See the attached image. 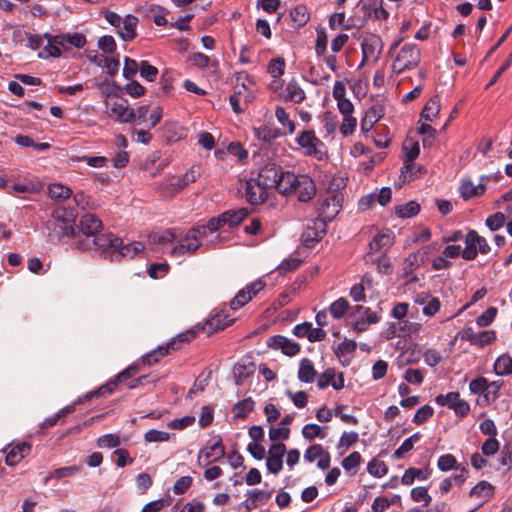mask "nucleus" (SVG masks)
I'll return each instance as SVG.
<instances>
[{
	"mask_svg": "<svg viewBox=\"0 0 512 512\" xmlns=\"http://www.w3.org/2000/svg\"><path fill=\"white\" fill-rule=\"evenodd\" d=\"M332 386L335 390H341L344 387V375L342 372L336 374L334 368H328L322 372L317 379V387L325 389Z\"/></svg>",
	"mask_w": 512,
	"mask_h": 512,
	"instance_id": "5701e85b",
	"label": "nucleus"
},
{
	"mask_svg": "<svg viewBox=\"0 0 512 512\" xmlns=\"http://www.w3.org/2000/svg\"><path fill=\"white\" fill-rule=\"evenodd\" d=\"M226 225L233 228L238 226L249 214L247 208H240L238 210H227L222 213Z\"/></svg>",
	"mask_w": 512,
	"mask_h": 512,
	"instance_id": "4c0bfd02",
	"label": "nucleus"
},
{
	"mask_svg": "<svg viewBox=\"0 0 512 512\" xmlns=\"http://www.w3.org/2000/svg\"><path fill=\"white\" fill-rule=\"evenodd\" d=\"M505 221V215L502 212H496L486 219L485 224L491 231H497L504 226Z\"/></svg>",
	"mask_w": 512,
	"mask_h": 512,
	"instance_id": "69168bd1",
	"label": "nucleus"
},
{
	"mask_svg": "<svg viewBox=\"0 0 512 512\" xmlns=\"http://www.w3.org/2000/svg\"><path fill=\"white\" fill-rule=\"evenodd\" d=\"M394 243V234L389 229L377 233L369 242V250L365 255L381 256L387 255L388 250Z\"/></svg>",
	"mask_w": 512,
	"mask_h": 512,
	"instance_id": "ddd939ff",
	"label": "nucleus"
},
{
	"mask_svg": "<svg viewBox=\"0 0 512 512\" xmlns=\"http://www.w3.org/2000/svg\"><path fill=\"white\" fill-rule=\"evenodd\" d=\"M225 225L226 223L223 214H220L219 216L210 218L206 225L197 226V229L201 230L202 235H206L207 231L214 233Z\"/></svg>",
	"mask_w": 512,
	"mask_h": 512,
	"instance_id": "09e8293b",
	"label": "nucleus"
},
{
	"mask_svg": "<svg viewBox=\"0 0 512 512\" xmlns=\"http://www.w3.org/2000/svg\"><path fill=\"white\" fill-rule=\"evenodd\" d=\"M80 470L81 467L77 465L65 466L54 469L53 471H50L45 477V483H48L52 479L60 480L62 478L71 477L79 473Z\"/></svg>",
	"mask_w": 512,
	"mask_h": 512,
	"instance_id": "58836bf2",
	"label": "nucleus"
},
{
	"mask_svg": "<svg viewBox=\"0 0 512 512\" xmlns=\"http://www.w3.org/2000/svg\"><path fill=\"white\" fill-rule=\"evenodd\" d=\"M418 133L423 136L422 143L424 147L433 144L436 130L430 124L422 123L418 128Z\"/></svg>",
	"mask_w": 512,
	"mask_h": 512,
	"instance_id": "680f3d73",
	"label": "nucleus"
},
{
	"mask_svg": "<svg viewBox=\"0 0 512 512\" xmlns=\"http://www.w3.org/2000/svg\"><path fill=\"white\" fill-rule=\"evenodd\" d=\"M267 346L274 350H281L287 356H295L300 352V345L282 335H274L268 338Z\"/></svg>",
	"mask_w": 512,
	"mask_h": 512,
	"instance_id": "6ab92c4d",
	"label": "nucleus"
},
{
	"mask_svg": "<svg viewBox=\"0 0 512 512\" xmlns=\"http://www.w3.org/2000/svg\"><path fill=\"white\" fill-rule=\"evenodd\" d=\"M102 227V221L98 216L92 213H86L81 216L76 233L81 235V239H92L94 235H97L101 231Z\"/></svg>",
	"mask_w": 512,
	"mask_h": 512,
	"instance_id": "2eb2a0df",
	"label": "nucleus"
},
{
	"mask_svg": "<svg viewBox=\"0 0 512 512\" xmlns=\"http://www.w3.org/2000/svg\"><path fill=\"white\" fill-rule=\"evenodd\" d=\"M111 113L115 115L116 120L121 123L134 122L133 109L129 108L128 101L126 99L114 102L111 106Z\"/></svg>",
	"mask_w": 512,
	"mask_h": 512,
	"instance_id": "c85d7f7f",
	"label": "nucleus"
},
{
	"mask_svg": "<svg viewBox=\"0 0 512 512\" xmlns=\"http://www.w3.org/2000/svg\"><path fill=\"white\" fill-rule=\"evenodd\" d=\"M188 182L184 176L179 175L171 177L167 181L161 183L158 191L162 196H174L188 186Z\"/></svg>",
	"mask_w": 512,
	"mask_h": 512,
	"instance_id": "bb28decb",
	"label": "nucleus"
},
{
	"mask_svg": "<svg viewBox=\"0 0 512 512\" xmlns=\"http://www.w3.org/2000/svg\"><path fill=\"white\" fill-rule=\"evenodd\" d=\"M144 249V244L141 242H133L127 245L121 244L119 248L111 253V261H120L123 257H134Z\"/></svg>",
	"mask_w": 512,
	"mask_h": 512,
	"instance_id": "c756f323",
	"label": "nucleus"
},
{
	"mask_svg": "<svg viewBox=\"0 0 512 512\" xmlns=\"http://www.w3.org/2000/svg\"><path fill=\"white\" fill-rule=\"evenodd\" d=\"M106 21L116 28L118 36L126 42L132 41L136 37V28L138 18L132 14L121 17L119 14L108 11L105 14Z\"/></svg>",
	"mask_w": 512,
	"mask_h": 512,
	"instance_id": "0eeeda50",
	"label": "nucleus"
},
{
	"mask_svg": "<svg viewBox=\"0 0 512 512\" xmlns=\"http://www.w3.org/2000/svg\"><path fill=\"white\" fill-rule=\"evenodd\" d=\"M49 237L51 240L57 239L60 241L61 239L67 237L73 239L72 243L76 242L78 239H81V235L76 233V228L72 225V222H60V223H51L48 222ZM73 246V244H71Z\"/></svg>",
	"mask_w": 512,
	"mask_h": 512,
	"instance_id": "a211bd4d",
	"label": "nucleus"
},
{
	"mask_svg": "<svg viewBox=\"0 0 512 512\" xmlns=\"http://www.w3.org/2000/svg\"><path fill=\"white\" fill-rule=\"evenodd\" d=\"M440 111V102L437 96L432 97L424 106L420 116L426 121H433Z\"/></svg>",
	"mask_w": 512,
	"mask_h": 512,
	"instance_id": "a18cd8bd",
	"label": "nucleus"
},
{
	"mask_svg": "<svg viewBox=\"0 0 512 512\" xmlns=\"http://www.w3.org/2000/svg\"><path fill=\"white\" fill-rule=\"evenodd\" d=\"M356 348L357 344L354 340L345 339L334 349V353L339 360L342 361V359H344V361H349L350 357L356 351Z\"/></svg>",
	"mask_w": 512,
	"mask_h": 512,
	"instance_id": "ea45409f",
	"label": "nucleus"
},
{
	"mask_svg": "<svg viewBox=\"0 0 512 512\" xmlns=\"http://www.w3.org/2000/svg\"><path fill=\"white\" fill-rule=\"evenodd\" d=\"M285 93V100L296 104L303 102L306 97L304 90L294 80L287 84Z\"/></svg>",
	"mask_w": 512,
	"mask_h": 512,
	"instance_id": "c9c22d12",
	"label": "nucleus"
},
{
	"mask_svg": "<svg viewBox=\"0 0 512 512\" xmlns=\"http://www.w3.org/2000/svg\"><path fill=\"white\" fill-rule=\"evenodd\" d=\"M437 467L443 472L450 471L452 469H459L457 459L452 454H444L438 458Z\"/></svg>",
	"mask_w": 512,
	"mask_h": 512,
	"instance_id": "864d4df0",
	"label": "nucleus"
},
{
	"mask_svg": "<svg viewBox=\"0 0 512 512\" xmlns=\"http://www.w3.org/2000/svg\"><path fill=\"white\" fill-rule=\"evenodd\" d=\"M367 471L372 476L380 478L387 474L388 468L383 461L372 459L367 465Z\"/></svg>",
	"mask_w": 512,
	"mask_h": 512,
	"instance_id": "bf43d9fd",
	"label": "nucleus"
},
{
	"mask_svg": "<svg viewBox=\"0 0 512 512\" xmlns=\"http://www.w3.org/2000/svg\"><path fill=\"white\" fill-rule=\"evenodd\" d=\"M402 150L404 153L403 161L405 163H413L415 159L418 158L420 154V146L417 141L409 140L406 141L403 146Z\"/></svg>",
	"mask_w": 512,
	"mask_h": 512,
	"instance_id": "49530a36",
	"label": "nucleus"
},
{
	"mask_svg": "<svg viewBox=\"0 0 512 512\" xmlns=\"http://www.w3.org/2000/svg\"><path fill=\"white\" fill-rule=\"evenodd\" d=\"M253 133L258 140L267 144L272 143L275 139L283 135L278 128L271 125H261L260 127H254Z\"/></svg>",
	"mask_w": 512,
	"mask_h": 512,
	"instance_id": "7c9ffc66",
	"label": "nucleus"
},
{
	"mask_svg": "<svg viewBox=\"0 0 512 512\" xmlns=\"http://www.w3.org/2000/svg\"><path fill=\"white\" fill-rule=\"evenodd\" d=\"M290 17L295 27L298 28L303 27L310 19L308 9L304 4L295 6L290 12Z\"/></svg>",
	"mask_w": 512,
	"mask_h": 512,
	"instance_id": "a19ab883",
	"label": "nucleus"
},
{
	"mask_svg": "<svg viewBox=\"0 0 512 512\" xmlns=\"http://www.w3.org/2000/svg\"><path fill=\"white\" fill-rule=\"evenodd\" d=\"M200 235H202L200 229H197V227L191 228L186 236L180 240L179 244L171 249L170 255L172 257H179L194 253L201 246L198 239Z\"/></svg>",
	"mask_w": 512,
	"mask_h": 512,
	"instance_id": "9b49d317",
	"label": "nucleus"
},
{
	"mask_svg": "<svg viewBox=\"0 0 512 512\" xmlns=\"http://www.w3.org/2000/svg\"><path fill=\"white\" fill-rule=\"evenodd\" d=\"M170 504V498H160L145 504L141 512H159L163 508L170 506Z\"/></svg>",
	"mask_w": 512,
	"mask_h": 512,
	"instance_id": "774afa93",
	"label": "nucleus"
},
{
	"mask_svg": "<svg viewBox=\"0 0 512 512\" xmlns=\"http://www.w3.org/2000/svg\"><path fill=\"white\" fill-rule=\"evenodd\" d=\"M361 460H362L361 454L357 451H354L351 454H349L347 457H345L342 460L341 464H342V467L347 472L352 471V474H355L357 471V468L361 464Z\"/></svg>",
	"mask_w": 512,
	"mask_h": 512,
	"instance_id": "603ef678",
	"label": "nucleus"
},
{
	"mask_svg": "<svg viewBox=\"0 0 512 512\" xmlns=\"http://www.w3.org/2000/svg\"><path fill=\"white\" fill-rule=\"evenodd\" d=\"M254 409V401L248 397L244 400L237 402L233 407V413L236 418L244 419L247 414Z\"/></svg>",
	"mask_w": 512,
	"mask_h": 512,
	"instance_id": "de8ad7c7",
	"label": "nucleus"
},
{
	"mask_svg": "<svg viewBox=\"0 0 512 512\" xmlns=\"http://www.w3.org/2000/svg\"><path fill=\"white\" fill-rule=\"evenodd\" d=\"M284 184L287 189L283 195L295 194L300 202H307L316 194V185L308 175H296L291 172L286 175Z\"/></svg>",
	"mask_w": 512,
	"mask_h": 512,
	"instance_id": "39448f33",
	"label": "nucleus"
},
{
	"mask_svg": "<svg viewBox=\"0 0 512 512\" xmlns=\"http://www.w3.org/2000/svg\"><path fill=\"white\" fill-rule=\"evenodd\" d=\"M488 182H489V177H483V176H480L479 183L477 185H474V183L471 179H466V180L462 181L460 188H459L461 197L464 200H469L474 197L482 196L487 189Z\"/></svg>",
	"mask_w": 512,
	"mask_h": 512,
	"instance_id": "412c9836",
	"label": "nucleus"
},
{
	"mask_svg": "<svg viewBox=\"0 0 512 512\" xmlns=\"http://www.w3.org/2000/svg\"><path fill=\"white\" fill-rule=\"evenodd\" d=\"M225 453L226 451L222 438L218 435L213 438L212 443L208 442L207 445L200 450L198 460H203L205 465H209L223 458Z\"/></svg>",
	"mask_w": 512,
	"mask_h": 512,
	"instance_id": "4468645a",
	"label": "nucleus"
},
{
	"mask_svg": "<svg viewBox=\"0 0 512 512\" xmlns=\"http://www.w3.org/2000/svg\"><path fill=\"white\" fill-rule=\"evenodd\" d=\"M265 285L266 283L261 279L247 284L244 288L239 290L235 297L230 301L229 305L231 310H238L246 305L264 289Z\"/></svg>",
	"mask_w": 512,
	"mask_h": 512,
	"instance_id": "f8f14e48",
	"label": "nucleus"
},
{
	"mask_svg": "<svg viewBox=\"0 0 512 512\" xmlns=\"http://www.w3.org/2000/svg\"><path fill=\"white\" fill-rule=\"evenodd\" d=\"M121 444L117 434H105L97 439V446L100 448H116Z\"/></svg>",
	"mask_w": 512,
	"mask_h": 512,
	"instance_id": "0e129e2a",
	"label": "nucleus"
},
{
	"mask_svg": "<svg viewBox=\"0 0 512 512\" xmlns=\"http://www.w3.org/2000/svg\"><path fill=\"white\" fill-rule=\"evenodd\" d=\"M48 194L53 199H67L72 195V190L60 183H54L48 187Z\"/></svg>",
	"mask_w": 512,
	"mask_h": 512,
	"instance_id": "8fccbe9b",
	"label": "nucleus"
},
{
	"mask_svg": "<svg viewBox=\"0 0 512 512\" xmlns=\"http://www.w3.org/2000/svg\"><path fill=\"white\" fill-rule=\"evenodd\" d=\"M235 318H229L224 310L216 312L211 318L207 319L203 330L208 334L223 330L234 322Z\"/></svg>",
	"mask_w": 512,
	"mask_h": 512,
	"instance_id": "393cba45",
	"label": "nucleus"
},
{
	"mask_svg": "<svg viewBox=\"0 0 512 512\" xmlns=\"http://www.w3.org/2000/svg\"><path fill=\"white\" fill-rule=\"evenodd\" d=\"M275 117L282 126L288 128L289 134H292L295 131V129H296L295 122L289 118L288 113L285 111V109L283 107H281V106L276 107Z\"/></svg>",
	"mask_w": 512,
	"mask_h": 512,
	"instance_id": "5fc2aeb1",
	"label": "nucleus"
},
{
	"mask_svg": "<svg viewBox=\"0 0 512 512\" xmlns=\"http://www.w3.org/2000/svg\"><path fill=\"white\" fill-rule=\"evenodd\" d=\"M424 173L426 168L423 165L417 166L414 162L405 163L400 170V178L404 183H409Z\"/></svg>",
	"mask_w": 512,
	"mask_h": 512,
	"instance_id": "72a5a7b5",
	"label": "nucleus"
},
{
	"mask_svg": "<svg viewBox=\"0 0 512 512\" xmlns=\"http://www.w3.org/2000/svg\"><path fill=\"white\" fill-rule=\"evenodd\" d=\"M426 261V257L424 256V253L421 251H417L414 253H411L406 259H405V269L409 272L414 271L417 269L420 265H422Z\"/></svg>",
	"mask_w": 512,
	"mask_h": 512,
	"instance_id": "13d9d810",
	"label": "nucleus"
},
{
	"mask_svg": "<svg viewBox=\"0 0 512 512\" xmlns=\"http://www.w3.org/2000/svg\"><path fill=\"white\" fill-rule=\"evenodd\" d=\"M420 211V205L416 201H409L406 204L395 207V214L402 219L416 216Z\"/></svg>",
	"mask_w": 512,
	"mask_h": 512,
	"instance_id": "c03bdc74",
	"label": "nucleus"
},
{
	"mask_svg": "<svg viewBox=\"0 0 512 512\" xmlns=\"http://www.w3.org/2000/svg\"><path fill=\"white\" fill-rule=\"evenodd\" d=\"M140 370L141 364L136 363L130 365L129 367L118 373L114 378L107 381L104 385L100 386L94 391L85 394L84 399L89 401L94 397L106 398L109 395H111L120 384L126 385V387L129 389H134L138 387L147 378L146 375H142L135 378V376L140 372Z\"/></svg>",
	"mask_w": 512,
	"mask_h": 512,
	"instance_id": "f03ea898",
	"label": "nucleus"
},
{
	"mask_svg": "<svg viewBox=\"0 0 512 512\" xmlns=\"http://www.w3.org/2000/svg\"><path fill=\"white\" fill-rule=\"evenodd\" d=\"M177 238V235L174 229H166L163 232H151L148 235L149 242L152 244L164 245L167 243H172L174 239Z\"/></svg>",
	"mask_w": 512,
	"mask_h": 512,
	"instance_id": "37998d69",
	"label": "nucleus"
},
{
	"mask_svg": "<svg viewBox=\"0 0 512 512\" xmlns=\"http://www.w3.org/2000/svg\"><path fill=\"white\" fill-rule=\"evenodd\" d=\"M177 341H170L165 346H159L157 349L147 353L142 356L141 364L142 365H152L157 363L162 357L166 356L170 350H178L179 347L176 346Z\"/></svg>",
	"mask_w": 512,
	"mask_h": 512,
	"instance_id": "cd10ccee",
	"label": "nucleus"
},
{
	"mask_svg": "<svg viewBox=\"0 0 512 512\" xmlns=\"http://www.w3.org/2000/svg\"><path fill=\"white\" fill-rule=\"evenodd\" d=\"M494 372L498 376H507L512 374V357L508 353L500 355L493 366Z\"/></svg>",
	"mask_w": 512,
	"mask_h": 512,
	"instance_id": "e433bc0d",
	"label": "nucleus"
},
{
	"mask_svg": "<svg viewBox=\"0 0 512 512\" xmlns=\"http://www.w3.org/2000/svg\"><path fill=\"white\" fill-rule=\"evenodd\" d=\"M255 363L250 359H242L233 367L234 381L237 386L244 384V381L255 373Z\"/></svg>",
	"mask_w": 512,
	"mask_h": 512,
	"instance_id": "a878e982",
	"label": "nucleus"
},
{
	"mask_svg": "<svg viewBox=\"0 0 512 512\" xmlns=\"http://www.w3.org/2000/svg\"><path fill=\"white\" fill-rule=\"evenodd\" d=\"M290 173L291 171H283L282 167L275 163H269L259 170L255 179L265 189L275 188L280 194L283 195L287 189L286 185L284 184V179L286 178V175Z\"/></svg>",
	"mask_w": 512,
	"mask_h": 512,
	"instance_id": "423d86ee",
	"label": "nucleus"
},
{
	"mask_svg": "<svg viewBox=\"0 0 512 512\" xmlns=\"http://www.w3.org/2000/svg\"><path fill=\"white\" fill-rule=\"evenodd\" d=\"M420 59V49L414 44H405L401 47L393 61L392 70L396 74H401L405 70H410L418 66Z\"/></svg>",
	"mask_w": 512,
	"mask_h": 512,
	"instance_id": "6e6552de",
	"label": "nucleus"
},
{
	"mask_svg": "<svg viewBox=\"0 0 512 512\" xmlns=\"http://www.w3.org/2000/svg\"><path fill=\"white\" fill-rule=\"evenodd\" d=\"M273 490H262V489H251L248 490L246 495L247 499L242 502V506H244L247 512H250L253 509L261 507L265 505L271 498Z\"/></svg>",
	"mask_w": 512,
	"mask_h": 512,
	"instance_id": "4be33fe9",
	"label": "nucleus"
},
{
	"mask_svg": "<svg viewBox=\"0 0 512 512\" xmlns=\"http://www.w3.org/2000/svg\"><path fill=\"white\" fill-rule=\"evenodd\" d=\"M317 372L313 362L308 358L300 360L298 369V379L304 383H312L316 378Z\"/></svg>",
	"mask_w": 512,
	"mask_h": 512,
	"instance_id": "473e14b6",
	"label": "nucleus"
},
{
	"mask_svg": "<svg viewBox=\"0 0 512 512\" xmlns=\"http://www.w3.org/2000/svg\"><path fill=\"white\" fill-rule=\"evenodd\" d=\"M433 414L434 409L430 405H424L416 411L412 421L416 425H421L424 422H426L429 418H431Z\"/></svg>",
	"mask_w": 512,
	"mask_h": 512,
	"instance_id": "338daca9",
	"label": "nucleus"
},
{
	"mask_svg": "<svg viewBox=\"0 0 512 512\" xmlns=\"http://www.w3.org/2000/svg\"><path fill=\"white\" fill-rule=\"evenodd\" d=\"M328 429L327 426L321 427L318 424L309 423L304 425L302 428V435L306 440H313L315 438H325L327 433L326 430Z\"/></svg>",
	"mask_w": 512,
	"mask_h": 512,
	"instance_id": "79ce46f5",
	"label": "nucleus"
},
{
	"mask_svg": "<svg viewBox=\"0 0 512 512\" xmlns=\"http://www.w3.org/2000/svg\"><path fill=\"white\" fill-rule=\"evenodd\" d=\"M285 60L282 57H277L269 61L267 72L273 78H279L284 74Z\"/></svg>",
	"mask_w": 512,
	"mask_h": 512,
	"instance_id": "052dcab7",
	"label": "nucleus"
},
{
	"mask_svg": "<svg viewBox=\"0 0 512 512\" xmlns=\"http://www.w3.org/2000/svg\"><path fill=\"white\" fill-rule=\"evenodd\" d=\"M295 142L300 148L304 149L306 156L322 159V152L319 148L323 147L324 143L316 136L314 130L301 131L295 138Z\"/></svg>",
	"mask_w": 512,
	"mask_h": 512,
	"instance_id": "9d476101",
	"label": "nucleus"
},
{
	"mask_svg": "<svg viewBox=\"0 0 512 512\" xmlns=\"http://www.w3.org/2000/svg\"><path fill=\"white\" fill-rule=\"evenodd\" d=\"M47 45L39 54L42 58H59L62 55L61 47L67 49L69 46L83 48L86 45V37L82 33H61L57 35L45 34Z\"/></svg>",
	"mask_w": 512,
	"mask_h": 512,
	"instance_id": "7ed1b4c3",
	"label": "nucleus"
},
{
	"mask_svg": "<svg viewBox=\"0 0 512 512\" xmlns=\"http://www.w3.org/2000/svg\"><path fill=\"white\" fill-rule=\"evenodd\" d=\"M348 308L349 302L345 298L341 297L334 301L333 303H331L329 311L333 318L340 319L345 315Z\"/></svg>",
	"mask_w": 512,
	"mask_h": 512,
	"instance_id": "3c124183",
	"label": "nucleus"
},
{
	"mask_svg": "<svg viewBox=\"0 0 512 512\" xmlns=\"http://www.w3.org/2000/svg\"><path fill=\"white\" fill-rule=\"evenodd\" d=\"M122 244V239L113 233H101L94 235V238L78 239L73 243V247L80 251L95 250L105 257L111 259V253L116 251Z\"/></svg>",
	"mask_w": 512,
	"mask_h": 512,
	"instance_id": "20e7f679",
	"label": "nucleus"
},
{
	"mask_svg": "<svg viewBox=\"0 0 512 512\" xmlns=\"http://www.w3.org/2000/svg\"><path fill=\"white\" fill-rule=\"evenodd\" d=\"M286 453V446L282 442L273 443L266 459L267 470L272 474H278L283 468V456Z\"/></svg>",
	"mask_w": 512,
	"mask_h": 512,
	"instance_id": "dca6fc26",
	"label": "nucleus"
},
{
	"mask_svg": "<svg viewBox=\"0 0 512 512\" xmlns=\"http://www.w3.org/2000/svg\"><path fill=\"white\" fill-rule=\"evenodd\" d=\"M364 261L366 264L376 265L377 271L381 274L388 275L392 273V265L387 255L373 257L371 255H364Z\"/></svg>",
	"mask_w": 512,
	"mask_h": 512,
	"instance_id": "f704fd0d",
	"label": "nucleus"
},
{
	"mask_svg": "<svg viewBox=\"0 0 512 512\" xmlns=\"http://www.w3.org/2000/svg\"><path fill=\"white\" fill-rule=\"evenodd\" d=\"M362 54L370 55L374 61H377L383 50V42L376 34H369L363 37L361 41Z\"/></svg>",
	"mask_w": 512,
	"mask_h": 512,
	"instance_id": "b1692460",
	"label": "nucleus"
},
{
	"mask_svg": "<svg viewBox=\"0 0 512 512\" xmlns=\"http://www.w3.org/2000/svg\"><path fill=\"white\" fill-rule=\"evenodd\" d=\"M245 199L251 205H260L268 197V189H265L255 178L245 182Z\"/></svg>",
	"mask_w": 512,
	"mask_h": 512,
	"instance_id": "f3484780",
	"label": "nucleus"
},
{
	"mask_svg": "<svg viewBox=\"0 0 512 512\" xmlns=\"http://www.w3.org/2000/svg\"><path fill=\"white\" fill-rule=\"evenodd\" d=\"M490 252V246L487 240L480 236L477 231L469 230L465 236V248L462 252V258L470 261L474 260L478 253L488 254Z\"/></svg>",
	"mask_w": 512,
	"mask_h": 512,
	"instance_id": "1a4fd4ad",
	"label": "nucleus"
},
{
	"mask_svg": "<svg viewBox=\"0 0 512 512\" xmlns=\"http://www.w3.org/2000/svg\"><path fill=\"white\" fill-rule=\"evenodd\" d=\"M339 204L336 197L325 198L318 208L319 217L308 222L301 235L302 243L307 248H312L326 234V220H332L339 212Z\"/></svg>",
	"mask_w": 512,
	"mask_h": 512,
	"instance_id": "f257e3e1",
	"label": "nucleus"
},
{
	"mask_svg": "<svg viewBox=\"0 0 512 512\" xmlns=\"http://www.w3.org/2000/svg\"><path fill=\"white\" fill-rule=\"evenodd\" d=\"M359 440V435L357 432L351 431V432H344L342 436L339 439L337 448L342 449L340 454H343L344 451H346L349 447L356 444Z\"/></svg>",
	"mask_w": 512,
	"mask_h": 512,
	"instance_id": "6e6d98bb",
	"label": "nucleus"
},
{
	"mask_svg": "<svg viewBox=\"0 0 512 512\" xmlns=\"http://www.w3.org/2000/svg\"><path fill=\"white\" fill-rule=\"evenodd\" d=\"M497 312H498V310L496 307L487 308L481 315H479L476 318V324L479 327L489 326L496 318Z\"/></svg>",
	"mask_w": 512,
	"mask_h": 512,
	"instance_id": "e2e57ef3",
	"label": "nucleus"
},
{
	"mask_svg": "<svg viewBox=\"0 0 512 512\" xmlns=\"http://www.w3.org/2000/svg\"><path fill=\"white\" fill-rule=\"evenodd\" d=\"M431 475V470L428 467L423 469L410 467L406 469L404 472L401 482L403 485L409 486L412 485L415 479L418 480H427Z\"/></svg>",
	"mask_w": 512,
	"mask_h": 512,
	"instance_id": "2f4dec72",
	"label": "nucleus"
},
{
	"mask_svg": "<svg viewBox=\"0 0 512 512\" xmlns=\"http://www.w3.org/2000/svg\"><path fill=\"white\" fill-rule=\"evenodd\" d=\"M31 444L23 441L17 444H10L3 451L6 453L5 462L8 466L18 464L22 459L31 452Z\"/></svg>",
	"mask_w": 512,
	"mask_h": 512,
	"instance_id": "aec40b11",
	"label": "nucleus"
},
{
	"mask_svg": "<svg viewBox=\"0 0 512 512\" xmlns=\"http://www.w3.org/2000/svg\"><path fill=\"white\" fill-rule=\"evenodd\" d=\"M493 493V486L487 481H480L470 491L471 497L488 498Z\"/></svg>",
	"mask_w": 512,
	"mask_h": 512,
	"instance_id": "4d7b16f0",
	"label": "nucleus"
}]
</instances>
